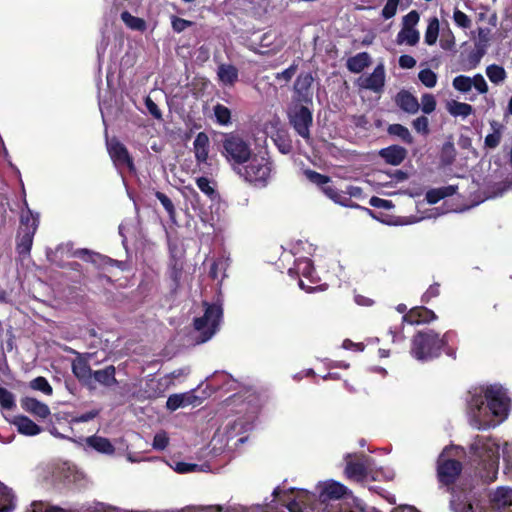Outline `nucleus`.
Masks as SVG:
<instances>
[{
    "mask_svg": "<svg viewBox=\"0 0 512 512\" xmlns=\"http://www.w3.org/2000/svg\"><path fill=\"white\" fill-rule=\"evenodd\" d=\"M469 393L467 408L473 425L478 430L495 427L497 423L492 417H507L510 399L502 386L489 385L479 392Z\"/></svg>",
    "mask_w": 512,
    "mask_h": 512,
    "instance_id": "nucleus-1",
    "label": "nucleus"
},
{
    "mask_svg": "<svg viewBox=\"0 0 512 512\" xmlns=\"http://www.w3.org/2000/svg\"><path fill=\"white\" fill-rule=\"evenodd\" d=\"M463 470L462 463L449 458L442 452L436 461V477L439 488H444L450 493V508L453 512H474L473 505L469 499L471 489L464 483H458Z\"/></svg>",
    "mask_w": 512,
    "mask_h": 512,
    "instance_id": "nucleus-2",
    "label": "nucleus"
},
{
    "mask_svg": "<svg viewBox=\"0 0 512 512\" xmlns=\"http://www.w3.org/2000/svg\"><path fill=\"white\" fill-rule=\"evenodd\" d=\"M458 334L454 330L446 331L442 336L433 329L418 331L411 339L410 354L418 361L427 362L439 358L442 351L456 360Z\"/></svg>",
    "mask_w": 512,
    "mask_h": 512,
    "instance_id": "nucleus-3",
    "label": "nucleus"
},
{
    "mask_svg": "<svg viewBox=\"0 0 512 512\" xmlns=\"http://www.w3.org/2000/svg\"><path fill=\"white\" fill-rule=\"evenodd\" d=\"M220 152L233 171L240 169L253 155L250 140L237 132L223 134Z\"/></svg>",
    "mask_w": 512,
    "mask_h": 512,
    "instance_id": "nucleus-4",
    "label": "nucleus"
},
{
    "mask_svg": "<svg viewBox=\"0 0 512 512\" xmlns=\"http://www.w3.org/2000/svg\"><path fill=\"white\" fill-rule=\"evenodd\" d=\"M273 163L269 156L253 154L250 160L234 172L245 182L257 188H264L271 178Z\"/></svg>",
    "mask_w": 512,
    "mask_h": 512,
    "instance_id": "nucleus-5",
    "label": "nucleus"
},
{
    "mask_svg": "<svg viewBox=\"0 0 512 512\" xmlns=\"http://www.w3.org/2000/svg\"><path fill=\"white\" fill-rule=\"evenodd\" d=\"M24 205L26 211H22L20 215V225L16 235V252L22 258L30 255L34 235L39 226V215L32 212L26 201Z\"/></svg>",
    "mask_w": 512,
    "mask_h": 512,
    "instance_id": "nucleus-6",
    "label": "nucleus"
},
{
    "mask_svg": "<svg viewBox=\"0 0 512 512\" xmlns=\"http://www.w3.org/2000/svg\"><path fill=\"white\" fill-rule=\"evenodd\" d=\"M204 314L193 320V327L200 333L198 343L210 340L219 330L223 318V308L219 303L203 301Z\"/></svg>",
    "mask_w": 512,
    "mask_h": 512,
    "instance_id": "nucleus-7",
    "label": "nucleus"
},
{
    "mask_svg": "<svg viewBox=\"0 0 512 512\" xmlns=\"http://www.w3.org/2000/svg\"><path fill=\"white\" fill-rule=\"evenodd\" d=\"M288 274L291 277H304L309 284H306L304 280L299 279V287L302 290L310 293L320 287V277L317 275L313 261L310 258L303 257L295 261L294 267L288 270Z\"/></svg>",
    "mask_w": 512,
    "mask_h": 512,
    "instance_id": "nucleus-8",
    "label": "nucleus"
},
{
    "mask_svg": "<svg viewBox=\"0 0 512 512\" xmlns=\"http://www.w3.org/2000/svg\"><path fill=\"white\" fill-rule=\"evenodd\" d=\"M344 473L357 482L365 481L372 469L374 459L366 454H347Z\"/></svg>",
    "mask_w": 512,
    "mask_h": 512,
    "instance_id": "nucleus-9",
    "label": "nucleus"
},
{
    "mask_svg": "<svg viewBox=\"0 0 512 512\" xmlns=\"http://www.w3.org/2000/svg\"><path fill=\"white\" fill-rule=\"evenodd\" d=\"M288 120L295 132L309 142L311 139L310 128L313 124L311 110L303 105H294L288 111Z\"/></svg>",
    "mask_w": 512,
    "mask_h": 512,
    "instance_id": "nucleus-10",
    "label": "nucleus"
},
{
    "mask_svg": "<svg viewBox=\"0 0 512 512\" xmlns=\"http://www.w3.org/2000/svg\"><path fill=\"white\" fill-rule=\"evenodd\" d=\"M107 150L116 168H128L129 171H135V165L132 156L126 146L117 138L107 141Z\"/></svg>",
    "mask_w": 512,
    "mask_h": 512,
    "instance_id": "nucleus-11",
    "label": "nucleus"
},
{
    "mask_svg": "<svg viewBox=\"0 0 512 512\" xmlns=\"http://www.w3.org/2000/svg\"><path fill=\"white\" fill-rule=\"evenodd\" d=\"M74 256L86 262L94 264L97 268H105L107 266L117 267L121 270L125 269V262L112 259L106 255L90 251L88 249H78L74 252Z\"/></svg>",
    "mask_w": 512,
    "mask_h": 512,
    "instance_id": "nucleus-12",
    "label": "nucleus"
},
{
    "mask_svg": "<svg viewBox=\"0 0 512 512\" xmlns=\"http://www.w3.org/2000/svg\"><path fill=\"white\" fill-rule=\"evenodd\" d=\"M323 192L335 203L343 206H349L351 197L360 198L363 194L362 188L353 185L347 186L346 191L338 190L334 186H327L323 188Z\"/></svg>",
    "mask_w": 512,
    "mask_h": 512,
    "instance_id": "nucleus-13",
    "label": "nucleus"
},
{
    "mask_svg": "<svg viewBox=\"0 0 512 512\" xmlns=\"http://www.w3.org/2000/svg\"><path fill=\"white\" fill-rule=\"evenodd\" d=\"M313 77L311 73H300L294 82V91L297 95V100L304 103L312 102V84Z\"/></svg>",
    "mask_w": 512,
    "mask_h": 512,
    "instance_id": "nucleus-14",
    "label": "nucleus"
},
{
    "mask_svg": "<svg viewBox=\"0 0 512 512\" xmlns=\"http://www.w3.org/2000/svg\"><path fill=\"white\" fill-rule=\"evenodd\" d=\"M360 87L373 92H381L385 85V68L383 64H378L373 72L365 78H360Z\"/></svg>",
    "mask_w": 512,
    "mask_h": 512,
    "instance_id": "nucleus-15",
    "label": "nucleus"
},
{
    "mask_svg": "<svg viewBox=\"0 0 512 512\" xmlns=\"http://www.w3.org/2000/svg\"><path fill=\"white\" fill-rule=\"evenodd\" d=\"M436 319L434 311L424 306L413 307L403 316V320L412 325L426 324Z\"/></svg>",
    "mask_w": 512,
    "mask_h": 512,
    "instance_id": "nucleus-16",
    "label": "nucleus"
},
{
    "mask_svg": "<svg viewBox=\"0 0 512 512\" xmlns=\"http://www.w3.org/2000/svg\"><path fill=\"white\" fill-rule=\"evenodd\" d=\"M210 140L205 132H199L193 142V152L197 164L207 163L209 157Z\"/></svg>",
    "mask_w": 512,
    "mask_h": 512,
    "instance_id": "nucleus-17",
    "label": "nucleus"
},
{
    "mask_svg": "<svg viewBox=\"0 0 512 512\" xmlns=\"http://www.w3.org/2000/svg\"><path fill=\"white\" fill-rule=\"evenodd\" d=\"M379 156L389 165L398 166L407 157V150L400 145H390L379 151Z\"/></svg>",
    "mask_w": 512,
    "mask_h": 512,
    "instance_id": "nucleus-18",
    "label": "nucleus"
},
{
    "mask_svg": "<svg viewBox=\"0 0 512 512\" xmlns=\"http://www.w3.org/2000/svg\"><path fill=\"white\" fill-rule=\"evenodd\" d=\"M348 492V488L340 482L330 480L324 483L319 497L322 501L331 499H341Z\"/></svg>",
    "mask_w": 512,
    "mask_h": 512,
    "instance_id": "nucleus-19",
    "label": "nucleus"
},
{
    "mask_svg": "<svg viewBox=\"0 0 512 512\" xmlns=\"http://www.w3.org/2000/svg\"><path fill=\"white\" fill-rule=\"evenodd\" d=\"M395 103L408 114H416L420 109L417 98L407 90H401L396 94Z\"/></svg>",
    "mask_w": 512,
    "mask_h": 512,
    "instance_id": "nucleus-20",
    "label": "nucleus"
},
{
    "mask_svg": "<svg viewBox=\"0 0 512 512\" xmlns=\"http://www.w3.org/2000/svg\"><path fill=\"white\" fill-rule=\"evenodd\" d=\"M22 408L36 417L45 419L50 415L48 405L33 397H24L21 399Z\"/></svg>",
    "mask_w": 512,
    "mask_h": 512,
    "instance_id": "nucleus-21",
    "label": "nucleus"
},
{
    "mask_svg": "<svg viewBox=\"0 0 512 512\" xmlns=\"http://www.w3.org/2000/svg\"><path fill=\"white\" fill-rule=\"evenodd\" d=\"M13 423L17 427L18 432L22 435L35 436L42 431L39 425L24 415L16 416Z\"/></svg>",
    "mask_w": 512,
    "mask_h": 512,
    "instance_id": "nucleus-22",
    "label": "nucleus"
},
{
    "mask_svg": "<svg viewBox=\"0 0 512 512\" xmlns=\"http://www.w3.org/2000/svg\"><path fill=\"white\" fill-rule=\"evenodd\" d=\"M198 399L192 392L182 394H172L168 397L166 407L170 411H175L180 407L194 404Z\"/></svg>",
    "mask_w": 512,
    "mask_h": 512,
    "instance_id": "nucleus-23",
    "label": "nucleus"
},
{
    "mask_svg": "<svg viewBox=\"0 0 512 512\" xmlns=\"http://www.w3.org/2000/svg\"><path fill=\"white\" fill-rule=\"evenodd\" d=\"M86 443L89 447L102 454L112 455L115 452L114 445L105 437L97 435L89 436L86 438Z\"/></svg>",
    "mask_w": 512,
    "mask_h": 512,
    "instance_id": "nucleus-24",
    "label": "nucleus"
},
{
    "mask_svg": "<svg viewBox=\"0 0 512 512\" xmlns=\"http://www.w3.org/2000/svg\"><path fill=\"white\" fill-rule=\"evenodd\" d=\"M238 75V69L232 64H220L218 66V79L225 86H233L238 81Z\"/></svg>",
    "mask_w": 512,
    "mask_h": 512,
    "instance_id": "nucleus-25",
    "label": "nucleus"
},
{
    "mask_svg": "<svg viewBox=\"0 0 512 512\" xmlns=\"http://www.w3.org/2000/svg\"><path fill=\"white\" fill-rule=\"evenodd\" d=\"M489 124L492 129V133L486 135L484 139V145L486 148L495 149L496 147L499 146L501 142L505 127L502 123H500L497 120H491Z\"/></svg>",
    "mask_w": 512,
    "mask_h": 512,
    "instance_id": "nucleus-26",
    "label": "nucleus"
},
{
    "mask_svg": "<svg viewBox=\"0 0 512 512\" xmlns=\"http://www.w3.org/2000/svg\"><path fill=\"white\" fill-rule=\"evenodd\" d=\"M371 64L370 55L367 52H360L348 58L346 66L352 73H360Z\"/></svg>",
    "mask_w": 512,
    "mask_h": 512,
    "instance_id": "nucleus-27",
    "label": "nucleus"
},
{
    "mask_svg": "<svg viewBox=\"0 0 512 512\" xmlns=\"http://www.w3.org/2000/svg\"><path fill=\"white\" fill-rule=\"evenodd\" d=\"M74 376L82 383L87 384L92 379L93 371L89 363L84 359H78L72 363Z\"/></svg>",
    "mask_w": 512,
    "mask_h": 512,
    "instance_id": "nucleus-28",
    "label": "nucleus"
},
{
    "mask_svg": "<svg viewBox=\"0 0 512 512\" xmlns=\"http://www.w3.org/2000/svg\"><path fill=\"white\" fill-rule=\"evenodd\" d=\"M116 369L113 365L106 366L104 369L96 370L92 374L94 380L104 386H113L117 383L115 378Z\"/></svg>",
    "mask_w": 512,
    "mask_h": 512,
    "instance_id": "nucleus-29",
    "label": "nucleus"
},
{
    "mask_svg": "<svg viewBox=\"0 0 512 512\" xmlns=\"http://www.w3.org/2000/svg\"><path fill=\"white\" fill-rule=\"evenodd\" d=\"M184 262H169L168 263V274L171 292L175 293L180 287V280L183 274Z\"/></svg>",
    "mask_w": 512,
    "mask_h": 512,
    "instance_id": "nucleus-30",
    "label": "nucleus"
},
{
    "mask_svg": "<svg viewBox=\"0 0 512 512\" xmlns=\"http://www.w3.org/2000/svg\"><path fill=\"white\" fill-rule=\"evenodd\" d=\"M15 508V495L11 488L0 481V512H11Z\"/></svg>",
    "mask_w": 512,
    "mask_h": 512,
    "instance_id": "nucleus-31",
    "label": "nucleus"
},
{
    "mask_svg": "<svg viewBox=\"0 0 512 512\" xmlns=\"http://www.w3.org/2000/svg\"><path fill=\"white\" fill-rule=\"evenodd\" d=\"M387 133L390 136H395V137L400 138L402 140V142H404L405 144L411 145L414 143V138L411 135L410 131L408 130L407 127H405L402 124H398V123L390 124L387 127Z\"/></svg>",
    "mask_w": 512,
    "mask_h": 512,
    "instance_id": "nucleus-32",
    "label": "nucleus"
},
{
    "mask_svg": "<svg viewBox=\"0 0 512 512\" xmlns=\"http://www.w3.org/2000/svg\"><path fill=\"white\" fill-rule=\"evenodd\" d=\"M447 110L452 116H461L463 118L468 117L474 111L473 107L470 104L459 102L456 100L448 102Z\"/></svg>",
    "mask_w": 512,
    "mask_h": 512,
    "instance_id": "nucleus-33",
    "label": "nucleus"
},
{
    "mask_svg": "<svg viewBox=\"0 0 512 512\" xmlns=\"http://www.w3.org/2000/svg\"><path fill=\"white\" fill-rule=\"evenodd\" d=\"M121 20L124 22V24L134 31H140L144 32L146 30V22L144 19L133 16L128 11H123L121 13Z\"/></svg>",
    "mask_w": 512,
    "mask_h": 512,
    "instance_id": "nucleus-34",
    "label": "nucleus"
},
{
    "mask_svg": "<svg viewBox=\"0 0 512 512\" xmlns=\"http://www.w3.org/2000/svg\"><path fill=\"white\" fill-rule=\"evenodd\" d=\"M456 149L452 141L445 142L440 150V161L444 166L453 164L456 159Z\"/></svg>",
    "mask_w": 512,
    "mask_h": 512,
    "instance_id": "nucleus-35",
    "label": "nucleus"
},
{
    "mask_svg": "<svg viewBox=\"0 0 512 512\" xmlns=\"http://www.w3.org/2000/svg\"><path fill=\"white\" fill-rule=\"evenodd\" d=\"M419 38V32L415 28L402 27L397 35V42L399 44L405 42L410 46H415L419 42Z\"/></svg>",
    "mask_w": 512,
    "mask_h": 512,
    "instance_id": "nucleus-36",
    "label": "nucleus"
},
{
    "mask_svg": "<svg viewBox=\"0 0 512 512\" xmlns=\"http://www.w3.org/2000/svg\"><path fill=\"white\" fill-rule=\"evenodd\" d=\"M213 112L219 125L227 126L231 124V110L228 107L218 103L213 107Z\"/></svg>",
    "mask_w": 512,
    "mask_h": 512,
    "instance_id": "nucleus-37",
    "label": "nucleus"
},
{
    "mask_svg": "<svg viewBox=\"0 0 512 512\" xmlns=\"http://www.w3.org/2000/svg\"><path fill=\"white\" fill-rule=\"evenodd\" d=\"M304 175L306 176V178L316 184L317 186L321 187V189L323 190L324 187H327V186H332L330 183H331V179L329 176L327 175H324V174H321L317 171H314V170H311V169H306L304 170Z\"/></svg>",
    "mask_w": 512,
    "mask_h": 512,
    "instance_id": "nucleus-38",
    "label": "nucleus"
},
{
    "mask_svg": "<svg viewBox=\"0 0 512 512\" xmlns=\"http://www.w3.org/2000/svg\"><path fill=\"white\" fill-rule=\"evenodd\" d=\"M275 145L282 154H289L293 150L292 141L289 136L283 132H277L273 138Z\"/></svg>",
    "mask_w": 512,
    "mask_h": 512,
    "instance_id": "nucleus-39",
    "label": "nucleus"
},
{
    "mask_svg": "<svg viewBox=\"0 0 512 512\" xmlns=\"http://www.w3.org/2000/svg\"><path fill=\"white\" fill-rule=\"evenodd\" d=\"M486 75L492 83L499 84L500 82L505 80L506 71L500 65L491 64L486 68Z\"/></svg>",
    "mask_w": 512,
    "mask_h": 512,
    "instance_id": "nucleus-40",
    "label": "nucleus"
},
{
    "mask_svg": "<svg viewBox=\"0 0 512 512\" xmlns=\"http://www.w3.org/2000/svg\"><path fill=\"white\" fill-rule=\"evenodd\" d=\"M492 500L500 506H509L512 504V490L505 487H499L495 491Z\"/></svg>",
    "mask_w": 512,
    "mask_h": 512,
    "instance_id": "nucleus-41",
    "label": "nucleus"
},
{
    "mask_svg": "<svg viewBox=\"0 0 512 512\" xmlns=\"http://www.w3.org/2000/svg\"><path fill=\"white\" fill-rule=\"evenodd\" d=\"M197 187L203 192L209 199L214 200L218 197V193L212 186V182L207 177L201 176L196 179Z\"/></svg>",
    "mask_w": 512,
    "mask_h": 512,
    "instance_id": "nucleus-42",
    "label": "nucleus"
},
{
    "mask_svg": "<svg viewBox=\"0 0 512 512\" xmlns=\"http://www.w3.org/2000/svg\"><path fill=\"white\" fill-rule=\"evenodd\" d=\"M439 34V21L436 17L432 18L425 32V43L433 45L436 43Z\"/></svg>",
    "mask_w": 512,
    "mask_h": 512,
    "instance_id": "nucleus-43",
    "label": "nucleus"
},
{
    "mask_svg": "<svg viewBox=\"0 0 512 512\" xmlns=\"http://www.w3.org/2000/svg\"><path fill=\"white\" fill-rule=\"evenodd\" d=\"M155 197L160 201L172 221H175L176 210L171 199L163 192L156 191Z\"/></svg>",
    "mask_w": 512,
    "mask_h": 512,
    "instance_id": "nucleus-44",
    "label": "nucleus"
},
{
    "mask_svg": "<svg viewBox=\"0 0 512 512\" xmlns=\"http://www.w3.org/2000/svg\"><path fill=\"white\" fill-rule=\"evenodd\" d=\"M30 387L33 390L41 391L45 395H52V393H53L52 386L49 384L47 379L45 377H43V376H38L35 379H33L30 382Z\"/></svg>",
    "mask_w": 512,
    "mask_h": 512,
    "instance_id": "nucleus-45",
    "label": "nucleus"
},
{
    "mask_svg": "<svg viewBox=\"0 0 512 512\" xmlns=\"http://www.w3.org/2000/svg\"><path fill=\"white\" fill-rule=\"evenodd\" d=\"M0 405L6 410H12L16 407L13 393L2 386H0Z\"/></svg>",
    "mask_w": 512,
    "mask_h": 512,
    "instance_id": "nucleus-46",
    "label": "nucleus"
},
{
    "mask_svg": "<svg viewBox=\"0 0 512 512\" xmlns=\"http://www.w3.org/2000/svg\"><path fill=\"white\" fill-rule=\"evenodd\" d=\"M452 84L456 90L466 93L471 90L473 82L472 78L465 75H459L453 79Z\"/></svg>",
    "mask_w": 512,
    "mask_h": 512,
    "instance_id": "nucleus-47",
    "label": "nucleus"
},
{
    "mask_svg": "<svg viewBox=\"0 0 512 512\" xmlns=\"http://www.w3.org/2000/svg\"><path fill=\"white\" fill-rule=\"evenodd\" d=\"M418 78L428 88L434 87L437 83L436 73L429 68L422 69L418 74Z\"/></svg>",
    "mask_w": 512,
    "mask_h": 512,
    "instance_id": "nucleus-48",
    "label": "nucleus"
},
{
    "mask_svg": "<svg viewBox=\"0 0 512 512\" xmlns=\"http://www.w3.org/2000/svg\"><path fill=\"white\" fill-rule=\"evenodd\" d=\"M412 127L417 132L424 136L430 133L429 120L426 116L422 115L412 121Z\"/></svg>",
    "mask_w": 512,
    "mask_h": 512,
    "instance_id": "nucleus-49",
    "label": "nucleus"
},
{
    "mask_svg": "<svg viewBox=\"0 0 512 512\" xmlns=\"http://www.w3.org/2000/svg\"><path fill=\"white\" fill-rule=\"evenodd\" d=\"M436 99L433 94L425 93L421 97V109L425 114H431L436 109Z\"/></svg>",
    "mask_w": 512,
    "mask_h": 512,
    "instance_id": "nucleus-50",
    "label": "nucleus"
},
{
    "mask_svg": "<svg viewBox=\"0 0 512 512\" xmlns=\"http://www.w3.org/2000/svg\"><path fill=\"white\" fill-rule=\"evenodd\" d=\"M453 19L455 24L462 29H468L472 25L470 18L457 8L454 10Z\"/></svg>",
    "mask_w": 512,
    "mask_h": 512,
    "instance_id": "nucleus-51",
    "label": "nucleus"
},
{
    "mask_svg": "<svg viewBox=\"0 0 512 512\" xmlns=\"http://www.w3.org/2000/svg\"><path fill=\"white\" fill-rule=\"evenodd\" d=\"M168 250H169V262H184L183 261V255L184 252L181 250L179 245L177 243H168Z\"/></svg>",
    "mask_w": 512,
    "mask_h": 512,
    "instance_id": "nucleus-52",
    "label": "nucleus"
},
{
    "mask_svg": "<svg viewBox=\"0 0 512 512\" xmlns=\"http://www.w3.org/2000/svg\"><path fill=\"white\" fill-rule=\"evenodd\" d=\"M400 0H387L385 6L382 9V17L386 20L395 16L397 7Z\"/></svg>",
    "mask_w": 512,
    "mask_h": 512,
    "instance_id": "nucleus-53",
    "label": "nucleus"
},
{
    "mask_svg": "<svg viewBox=\"0 0 512 512\" xmlns=\"http://www.w3.org/2000/svg\"><path fill=\"white\" fill-rule=\"evenodd\" d=\"M171 24L175 32L181 33L187 28L191 27L193 22L177 16H172Z\"/></svg>",
    "mask_w": 512,
    "mask_h": 512,
    "instance_id": "nucleus-54",
    "label": "nucleus"
},
{
    "mask_svg": "<svg viewBox=\"0 0 512 512\" xmlns=\"http://www.w3.org/2000/svg\"><path fill=\"white\" fill-rule=\"evenodd\" d=\"M169 444V438L167 436V433L162 431L159 433H156L153 439L152 446L156 450H164Z\"/></svg>",
    "mask_w": 512,
    "mask_h": 512,
    "instance_id": "nucleus-55",
    "label": "nucleus"
},
{
    "mask_svg": "<svg viewBox=\"0 0 512 512\" xmlns=\"http://www.w3.org/2000/svg\"><path fill=\"white\" fill-rule=\"evenodd\" d=\"M440 295V284L434 283L429 286V288L423 293L421 297V301L423 303H429L433 298H436Z\"/></svg>",
    "mask_w": 512,
    "mask_h": 512,
    "instance_id": "nucleus-56",
    "label": "nucleus"
},
{
    "mask_svg": "<svg viewBox=\"0 0 512 512\" xmlns=\"http://www.w3.org/2000/svg\"><path fill=\"white\" fill-rule=\"evenodd\" d=\"M484 54H485V51L483 49L472 50L469 53L468 58H467L468 65H469L468 68L469 69L476 68L479 65Z\"/></svg>",
    "mask_w": 512,
    "mask_h": 512,
    "instance_id": "nucleus-57",
    "label": "nucleus"
},
{
    "mask_svg": "<svg viewBox=\"0 0 512 512\" xmlns=\"http://www.w3.org/2000/svg\"><path fill=\"white\" fill-rule=\"evenodd\" d=\"M144 102L150 115H152L157 120H162V112L160 108L149 96L145 98Z\"/></svg>",
    "mask_w": 512,
    "mask_h": 512,
    "instance_id": "nucleus-58",
    "label": "nucleus"
},
{
    "mask_svg": "<svg viewBox=\"0 0 512 512\" xmlns=\"http://www.w3.org/2000/svg\"><path fill=\"white\" fill-rule=\"evenodd\" d=\"M419 19V13L416 10H412L403 17V27L414 28L415 25L419 22Z\"/></svg>",
    "mask_w": 512,
    "mask_h": 512,
    "instance_id": "nucleus-59",
    "label": "nucleus"
},
{
    "mask_svg": "<svg viewBox=\"0 0 512 512\" xmlns=\"http://www.w3.org/2000/svg\"><path fill=\"white\" fill-rule=\"evenodd\" d=\"M472 82H473V85L472 87L474 86V88L480 93V94H485L488 92V85L484 79V77L481 75V74H476L473 78H472Z\"/></svg>",
    "mask_w": 512,
    "mask_h": 512,
    "instance_id": "nucleus-60",
    "label": "nucleus"
},
{
    "mask_svg": "<svg viewBox=\"0 0 512 512\" xmlns=\"http://www.w3.org/2000/svg\"><path fill=\"white\" fill-rule=\"evenodd\" d=\"M99 410H91L86 413H83L81 415L75 416L71 419V423H82V422H88L93 420L99 415Z\"/></svg>",
    "mask_w": 512,
    "mask_h": 512,
    "instance_id": "nucleus-61",
    "label": "nucleus"
},
{
    "mask_svg": "<svg viewBox=\"0 0 512 512\" xmlns=\"http://www.w3.org/2000/svg\"><path fill=\"white\" fill-rule=\"evenodd\" d=\"M297 67L298 66L296 64H292L284 71L277 73L275 78L277 80L283 79L285 82H289L295 75V73L297 71Z\"/></svg>",
    "mask_w": 512,
    "mask_h": 512,
    "instance_id": "nucleus-62",
    "label": "nucleus"
},
{
    "mask_svg": "<svg viewBox=\"0 0 512 512\" xmlns=\"http://www.w3.org/2000/svg\"><path fill=\"white\" fill-rule=\"evenodd\" d=\"M351 123L356 127V128H361V129H364V130H367L368 127H369V120L368 118L365 116V115H353L351 117Z\"/></svg>",
    "mask_w": 512,
    "mask_h": 512,
    "instance_id": "nucleus-63",
    "label": "nucleus"
},
{
    "mask_svg": "<svg viewBox=\"0 0 512 512\" xmlns=\"http://www.w3.org/2000/svg\"><path fill=\"white\" fill-rule=\"evenodd\" d=\"M442 199H443V194L441 193L440 188L430 189L426 193V200L429 204H436Z\"/></svg>",
    "mask_w": 512,
    "mask_h": 512,
    "instance_id": "nucleus-64",
    "label": "nucleus"
}]
</instances>
